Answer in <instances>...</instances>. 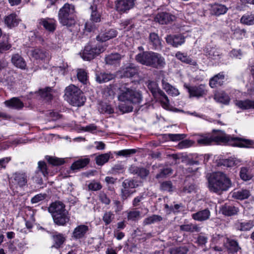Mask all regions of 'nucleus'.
Masks as SVG:
<instances>
[{
  "instance_id": "obj_1",
  "label": "nucleus",
  "mask_w": 254,
  "mask_h": 254,
  "mask_svg": "<svg viewBox=\"0 0 254 254\" xmlns=\"http://www.w3.org/2000/svg\"><path fill=\"white\" fill-rule=\"evenodd\" d=\"M217 135L210 133H196L193 135L197 143L201 145H208L213 142L226 143L229 145L239 147H251L253 144L252 140L239 137H232L222 131Z\"/></svg>"
},
{
  "instance_id": "obj_2",
  "label": "nucleus",
  "mask_w": 254,
  "mask_h": 254,
  "mask_svg": "<svg viewBox=\"0 0 254 254\" xmlns=\"http://www.w3.org/2000/svg\"><path fill=\"white\" fill-rule=\"evenodd\" d=\"M208 182L209 190L217 194L227 190L232 186L230 179L221 172L212 173L208 179Z\"/></svg>"
},
{
  "instance_id": "obj_3",
  "label": "nucleus",
  "mask_w": 254,
  "mask_h": 254,
  "mask_svg": "<svg viewBox=\"0 0 254 254\" xmlns=\"http://www.w3.org/2000/svg\"><path fill=\"white\" fill-rule=\"evenodd\" d=\"M54 223L58 226H65L70 220L68 211L65 209L64 204L60 201L52 203L48 207Z\"/></svg>"
},
{
  "instance_id": "obj_4",
  "label": "nucleus",
  "mask_w": 254,
  "mask_h": 254,
  "mask_svg": "<svg viewBox=\"0 0 254 254\" xmlns=\"http://www.w3.org/2000/svg\"><path fill=\"white\" fill-rule=\"evenodd\" d=\"M135 60L142 64L155 68H162L166 65L165 58L161 54L151 51L138 54Z\"/></svg>"
},
{
  "instance_id": "obj_5",
  "label": "nucleus",
  "mask_w": 254,
  "mask_h": 254,
  "mask_svg": "<svg viewBox=\"0 0 254 254\" xmlns=\"http://www.w3.org/2000/svg\"><path fill=\"white\" fill-rule=\"evenodd\" d=\"M118 98L121 102H127L133 105L140 104L143 99L140 91L134 88L127 87L125 85L120 87Z\"/></svg>"
},
{
  "instance_id": "obj_6",
  "label": "nucleus",
  "mask_w": 254,
  "mask_h": 254,
  "mask_svg": "<svg viewBox=\"0 0 254 254\" xmlns=\"http://www.w3.org/2000/svg\"><path fill=\"white\" fill-rule=\"evenodd\" d=\"M75 11L74 6L65 3L60 9L58 13L59 22L63 25L70 27L75 23Z\"/></svg>"
},
{
  "instance_id": "obj_7",
  "label": "nucleus",
  "mask_w": 254,
  "mask_h": 254,
  "mask_svg": "<svg viewBox=\"0 0 254 254\" xmlns=\"http://www.w3.org/2000/svg\"><path fill=\"white\" fill-rule=\"evenodd\" d=\"M105 49L106 48L102 43L96 45L88 44L85 46L83 51L80 54L84 60L90 61L101 53L103 52Z\"/></svg>"
},
{
  "instance_id": "obj_8",
  "label": "nucleus",
  "mask_w": 254,
  "mask_h": 254,
  "mask_svg": "<svg viewBox=\"0 0 254 254\" xmlns=\"http://www.w3.org/2000/svg\"><path fill=\"white\" fill-rule=\"evenodd\" d=\"M184 86L187 89L190 98L195 97L199 98L203 97L206 96L208 92L207 86L204 84H200L195 86H190L185 84Z\"/></svg>"
},
{
  "instance_id": "obj_9",
  "label": "nucleus",
  "mask_w": 254,
  "mask_h": 254,
  "mask_svg": "<svg viewBox=\"0 0 254 254\" xmlns=\"http://www.w3.org/2000/svg\"><path fill=\"white\" fill-rule=\"evenodd\" d=\"M135 0H117L115 8L120 13H124L133 8Z\"/></svg>"
},
{
  "instance_id": "obj_10",
  "label": "nucleus",
  "mask_w": 254,
  "mask_h": 254,
  "mask_svg": "<svg viewBox=\"0 0 254 254\" xmlns=\"http://www.w3.org/2000/svg\"><path fill=\"white\" fill-rule=\"evenodd\" d=\"M176 19V17L167 12H159L155 17L154 20L161 24H167Z\"/></svg>"
},
{
  "instance_id": "obj_11",
  "label": "nucleus",
  "mask_w": 254,
  "mask_h": 254,
  "mask_svg": "<svg viewBox=\"0 0 254 254\" xmlns=\"http://www.w3.org/2000/svg\"><path fill=\"white\" fill-rule=\"evenodd\" d=\"M30 53L31 56L37 60L45 61L49 59V53L43 48H36Z\"/></svg>"
},
{
  "instance_id": "obj_12",
  "label": "nucleus",
  "mask_w": 254,
  "mask_h": 254,
  "mask_svg": "<svg viewBox=\"0 0 254 254\" xmlns=\"http://www.w3.org/2000/svg\"><path fill=\"white\" fill-rule=\"evenodd\" d=\"M39 24L50 32H54L57 26L56 20L53 18H41L39 20Z\"/></svg>"
},
{
  "instance_id": "obj_13",
  "label": "nucleus",
  "mask_w": 254,
  "mask_h": 254,
  "mask_svg": "<svg viewBox=\"0 0 254 254\" xmlns=\"http://www.w3.org/2000/svg\"><path fill=\"white\" fill-rule=\"evenodd\" d=\"M166 42L172 45L173 47H177L182 45L185 42V37L182 35L172 36L168 35L166 37Z\"/></svg>"
},
{
  "instance_id": "obj_14",
  "label": "nucleus",
  "mask_w": 254,
  "mask_h": 254,
  "mask_svg": "<svg viewBox=\"0 0 254 254\" xmlns=\"http://www.w3.org/2000/svg\"><path fill=\"white\" fill-rule=\"evenodd\" d=\"M12 178L15 183L20 187H23L27 185L28 176L25 173H15L12 175Z\"/></svg>"
},
{
  "instance_id": "obj_15",
  "label": "nucleus",
  "mask_w": 254,
  "mask_h": 254,
  "mask_svg": "<svg viewBox=\"0 0 254 254\" xmlns=\"http://www.w3.org/2000/svg\"><path fill=\"white\" fill-rule=\"evenodd\" d=\"M117 34L118 32L115 29H110L104 32L101 33L97 36L96 39L99 41L105 42L116 37Z\"/></svg>"
},
{
  "instance_id": "obj_16",
  "label": "nucleus",
  "mask_w": 254,
  "mask_h": 254,
  "mask_svg": "<svg viewBox=\"0 0 254 254\" xmlns=\"http://www.w3.org/2000/svg\"><path fill=\"white\" fill-rule=\"evenodd\" d=\"M72 97L73 99L70 97L66 98V99L67 101L73 106L80 107L82 106L86 100L81 91V93L77 95L76 94Z\"/></svg>"
},
{
  "instance_id": "obj_17",
  "label": "nucleus",
  "mask_w": 254,
  "mask_h": 254,
  "mask_svg": "<svg viewBox=\"0 0 254 254\" xmlns=\"http://www.w3.org/2000/svg\"><path fill=\"white\" fill-rule=\"evenodd\" d=\"M89 230L88 226L85 225H80L76 227L72 233V237L75 239H81L84 237Z\"/></svg>"
},
{
  "instance_id": "obj_18",
  "label": "nucleus",
  "mask_w": 254,
  "mask_h": 254,
  "mask_svg": "<svg viewBox=\"0 0 254 254\" xmlns=\"http://www.w3.org/2000/svg\"><path fill=\"white\" fill-rule=\"evenodd\" d=\"M225 75L223 72H220L210 79L209 86L211 88H216L223 85L224 82Z\"/></svg>"
},
{
  "instance_id": "obj_19",
  "label": "nucleus",
  "mask_w": 254,
  "mask_h": 254,
  "mask_svg": "<svg viewBox=\"0 0 254 254\" xmlns=\"http://www.w3.org/2000/svg\"><path fill=\"white\" fill-rule=\"evenodd\" d=\"M4 23L9 28H11L18 25L20 20L15 13H11L4 18Z\"/></svg>"
},
{
  "instance_id": "obj_20",
  "label": "nucleus",
  "mask_w": 254,
  "mask_h": 254,
  "mask_svg": "<svg viewBox=\"0 0 254 254\" xmlns=\"http://www.w3.org/2000/svg\"><path fill=\"white\" fill-rule=\"evenodd\" d=\"M239 208L232 205L225 204L220 208V212L224 215L231 216L236 215L239 212Z\"/></svg>"
},
{
  "instance_id": "obj_21",
  "label": "nucleus",
  "mask_w": 254,
  "mask_h": 254,
  "mask_svg": "<svg viewBox=\"0 0 254 254\" xmlns=\"http://www.w3.org/2000/svg\"><path fill=\"white\" fill-rule=\"evenodd\" d=\"M129 171L132 174H137L141 179H145L149 174V170L133 165L129 167Z\"/></svg>"
},
{
  "instance_id": "obj_22",
  "label": "nucleus",
  "mask_w": 254,
  "mask_h": 254,
  "mask_svg": "<svg viewBox=\"0 0 254 254\" xmlns=\"http://www.w3.org/2000/svg\"><path fill=\"white\" fill-rule=\"evenodd\" d=\"M4 104L7 107L18 110L22 109L24 106L23 102L17 97H13L5 101Z\"/></svg>"
},
{
  "instance_id": "obj_23",
  "label": "nucleus",
  "mask_w": 254,
  "mask_h": 254,
  "mask_svg": "<svg viewBox=\"0 0 254 254\" xmlns=\"http://www.w3.org/2000/svg\"><path fill=\"white\" fill-rule=\"evenodd\" d=\"M210 216V212L207 209H205L199 211L196 213L192 214V218L198 221H203L208 219Z\"/></svg>"
},
{
  "instance_id": "obj_24",
  "label": "nucleus",
  "mask_w": 254,
  "mask_h": 254,
  "mask_svg": "<svg viewBox=\"0 0 254 254\" xmlns=\"http://www.w3.org/2000/svg\"><path fill=\"white\" fill-rule=\"evenodd\" d=\"M228 10L227 7L221 4L214 3L211 6V13L215 15L219 16L226 13Z\"/></svg>"
},
{
  "instance_id": "obj_25",
  "label": "nucleus",
  "mask_w": 254,
  "mask_h": 254,
  "mask_svg": "<svg viewBox=\"0 0 254 254\" xmlns=\"http://www.w3.org/2000/svg\"><path fill=\"white\" fill-rule=\"evenodd\" d=\"M214 99L217 102L224 104H229L230 98L229 95L223 91H217L214 95Z\"/></svg>"
},
{
  "instance_id": "obj_26",
  "label": "nucleus",
  "mask_w": 254,
  "mask_h": 254,
  "mask_svg": "<svg viewBox=\"0 0 254 254\" xmlns=\"http://www.w3.org/2000/svg\"><path fill=\"white\" fill-rule=\"evenodd\" d=\"M11 62L16 67L25 69L26 66V64L23 58L19 54H15L12 56Z\"/></svg>"
},
{
  "instance_id": "obj_27",
  "label": "nucleus",
  "mask_w": 254,
  "mask_h": 254,
  "mask_svg": "<svg viewBox=\"0 0 254 254\" xmlns=\"http://www.w3.org/2000/svg\"><path fill=\"white\" fill-rule=\"evenodd\" d=\"M176 57L178 60L186 64H189L194 66L197 65V62L188 56L186 54L182 53L181 52H178L176 54Z\"/></svg>"
},
{
  "instance_id": "obj_28",
  "label": "nucleus",
  "mask_w": 254,
  "mask_h": 254,
  "mask_svg": "<svg viewBox=\"0 0 254 254\" xmlns=\"http://www.w3.org/2000/svg\"><path fill=\"white\" fill-rule=\"evenodd\" d=\"M150 43L153 46V49L155 50H161L162 45L161 41L158 35L155 33H151L149 35Z\"/></svg>"
},
{
  "instance_id": "obj_29",
  "label": "nucleus",
  "mask_w": 254,
  "mask_h": 254,
  "mask_svg": "<svg viewBox=\"0 0 254 254\" xmlns=\"http://www.w3.org/2000/svg\"><path fill=\"white\" fill-rule=\"evenodd\" d=\"M146 86L148 89L152 93L155 97H157L160 95V91H162L158 87V85L156 82L154 81L148 80L146 83Z\"/></svg>"
},
{
  "instance_id": "obj_30",
  "label": "nucleus",
  "mask_w": 254,
  "mask_h": 254,
  "mask_svg": "<svg viewBox=\"0 0 254 254\" xmlns=\"http://www.w3.org/2000/svg\"><path fill=\"white\" fill-rule=\"evenodd\" d=\"M91 10L90 19L94 22H99L101 21V14L98 10L97 6L93 3L90 7Z\"/></svg>"
},
{
  "instance_id": "obj_31",
  "label": "nucleus",
  "mask_w": 254,
  "mask_h": 254,
  "mask_svg": "<svg viewBox=\"0 0 254 254\" xmlns=\"http://www.w3.org/2000/svg\"><path fill=\"white\" fill-rule=\"evenodd\" d=\"M114 77V74L105 72H100L96 74V81L100 83L107 82Z\"/></svg>"
},
{
  "instance_id": "obj_32",
  "label": "nucleus",
  "mask_w": 254,
  "mask_h": 254,
  "mask_svg": "<svg viewBox=\"0 0 254 254\" xmlns=\"http://www.w3.org/2000/svg\"><path fill=\"white\" fill-rule=\"evenodd\" d=\"M162 87L169 95L173 96H176L179 94L178 90L173 87L168 82H166L164 79L162 80Z\"/></svg>"
},
{
  "instance_id": "obj_33",
  "label": "nucleus",
  "mask_w": 254,
  "mask_h": 254,
  "mask_svg": "<svg viewBox=\"0 0 254 254\" xmlns=\"http://www.w3.org/2000/svg\"><path fill=\"white\" fill-rule=\"evenodd\" d=\"M90 162L89 158L79 159L72 163L70 168L72 170H78L85 167Z\"/></svg>"
},
{
  "instance_id": "obj_34",
  "label": "nucleus",
  "mask_w": 254,
  "mask_h": 254,
  "mask_svg": "<svg viewBox=\"0 0 254 254\" xmlns=\"http://www.w3.org/2000/svg\"><path fill=\"white\" fill-rule=\"evenodd\" d=\"M250 195V192L248 190H241L233 192L232 197L234 198L243 200L248 198Z\"/></svg>"
},
{
  "instance_id": "obj_35",
  "label": "nucleus",
  "mask_w": 254,
  "mask_h": 254,
  "mask_svg": "<svg viewBox=\"0 0 254 254\" xmlns=\"http://www.w3.org/2000/svg\"><path fill=\"white\" fill-rule=\"evenodd\" d=\"M80 93H81V90L73 84L69 85L65 90L66 98L70 97L71 99H73L72 96L76 94L77 95Z\"/></svg>"
},
{
  "instance_id": "obj_36",
  "label": "nucleus",
  "mask_w": 254,
  "mask_h": 254,
  "mask_svg": "<svg viewBox=\"0 0 254 254\" xmlns=\"http://www.w3.org/2000/svg\"><path fill=\"white\" fill-rule=\"evenodd\" d=\"M235 103L238 107L243 110L248 109L254 106V102L249 100L244 101L236 100Z\"/></svg>"
},
{
  "instance_id": "obj_37",
  "label": "nucleus",
  "mask_w": 254,
  "mask_h": 254,
  "mask_svg": "<svg viewBox=\"0 0 254 254\" xmlns=\"http://www.w3.org/2000/svg\"><path fill=\"white\" fill-rule=\"evenodd\" d=\"M227 247L231 253H237L240 249L238 242L234 240L227 239L226 241Z\"/></svg>"
},
{
  "instance_id": "obj_38",
  "label": "nucleus",
  "mask_w": 254,
  "mask_h": 254,
  "mask_svg": "<svg viewBox=\"0 0 254 254\" xmlns=\"http://www.w3.org/2000/svg\"><path fill=\"white\" fill-rule=\"evenodd\" d=\"M253 227V224L252 222H237L235 223V228L237 230L240 231H248Z\"/></svg>"
},
{
  "instance_id": "obj_39",
  "label": "nucleus",
  "mask_w": 254,
  "mask_h": 254,
  "mask_svg": "<svg viewBox=\"0 0 254 254\" xmlns=\"http://www.w3.org/2000/svg\"><path fill=\"white\" fill-rule=\"evenodd\" d=\"M53 240L54 241V245L52 247L59 249L64 244L65 239L62 234L58 233L53 236Z\"/></svg>"
},
{
  "instance_id": "obj_40",
  "label": "nucleus",
  "mask_w": 254,
  "mask_h": 254,
  "mask_svg": "<svg viewBox=\"0 0 254 254\" xmlns=\"http://www.w3.org/2000/svg\"><path fill=\"white\" fill-rule=\"evenodd\" d=\"M180 230L183 231H186L188 232H198L200 230V228L197 226V225L190 224H185L180 226Z\"/></svg>"
},
{
  "instance_id": "obj_41",
  "label": "nucleus",
  "mask_w": 254,
  "mask_h": 254,
  "mask_svg": "<svg viewBox=\"0 0 254 254\" xmlns=\"http://www.w3.org/2000/svg\"><path fill=\"white\" fill-rule=\"evenodd\" d=\"M121 59V56L118 53H114L107 56L105 58V61L107 64H114L118 63Z\"/></svg>"
},
{
  "instance_id": "obj_42",
  "label": "nucleus",
  "mask_w": 254,
  "mask_h": 254,
  "mask_svg": "<svg viewBox=\"0 0 254 254\" xmlns=\"http://www.w3.org/2000/svg\"><path fill=\"white\" fill-rule=\"evenodd\" d=\"M158 97L160 100L162 107L165 109L170 110V106L169 101L165 93L163 91H160V95Z\"/></svg>"
},
{
  "instance_id": "obj_43",
  "label": "nucleus",
  "mask_w": 254,
  "mask_h": 254,
  "mask_svg": "<svg viewBox=\"0 0 254 254\" xmlns=\"http://www.w3.org/2000/svg\"><path fill=\"white\" fill-rule=\"evenodd\" d=\"M162 220V217L158 215H152L144 219L143 224L144 225H150Z\"/></svg>"
},
{
  "instance_id": "obj_44",
  "label": "nucleus",
  "mask_w": 254,
  "mask_h": 254,
  "mask_svg": "<svg viewBox=\"0 0 254 254\" xmlns=\"http://www.w3.org/2000/svg\"><path fill=\"white\" fill-rule=\"evenodd\" d=\"M240 21L246 25H253L254 23V15L252 13H246L241 17Z\"/></svg>"
},
{
  "instance_id": "obj_45",
  "label": "nucleus",
  "mask_w": 254,
  "mask_h": 254,
  "mask_svg": "<svg viewBox=\"0 0 254 254\" xmlns=\"http://www.w3.org/2000/svg\"><path fill=\"white\" fill-rule=\"evenodd\" d=\"M111 156L110 153H107L98 155L96 157V163L98 165H103L107 162Z\"/></svg>"
},
{
  "instance_id": "obj_46",
  "label": "nucleus",
  "mask_w": 254,
  "mask_h": 254,
  "mask_svg": "<svg viewBox=\"0 0 254 254\" xmlns=\"http://www.w3.org/2000/svg\"><path fill=\"white\" fill-rule=\"evenodd\" d=\"M140 217V212L137 210L130 211L127 212V218L128 220L135 221Z\"/></svg>"
},
{
  "instance_id": "obj_47",
  "label": "nucleus",
  "mask_w": 254,
  "mask_h": 254,
  "mask_svg": "<svg viewBox=\"0 0 254 254\" xmlns=\"http://www.w3.org/2000/svg\"><path fill=\"white\" fill-rule=\"evenodd\" d=\"M46 158L50 164L54 166L61 165L64 162L63 159H60L55 157L47 156Z\"/></svg>"
},
{
  "instance_id": "obj_48",
  "label": "nucleus",
  "mask_w": 254,
  "mask_h": 254,
  "mask_svg": "<svg viewBox=\"0 0 254 254\" xmlns=\"http://www.w3.org/2000/svg\"><path fill=\"white\" fill-rule=\"evenodd\" d=\"M51 90V88L47 87L45 89L39 90V93L41 97L49 100L52 99Z\"/></svg>"
},
{
  "instance_id": "obj_49",
  "label": "nucleus",
  "mask_w": 254,
  "mask_h": 254,
  "mask_svg": "<svg viewBox=\"0 0 254 254\" xmlns=\"http://www.w3.org/2000/svg\"><path fill=\"white\" fill-rule=\"evenodd\" d=\"M240 177L244 181H248L252 178V175L250 173L249 170L247 167H243L241 168L240 173Z\"/></svg>"
},
{
  "instance_id": "obj_50",
  "label": "nucleus",
  "mask_w": 254,
  "mask_h": 254,
  "mask_svg": "<svg viewBox=\"0 0 254 254\" xmlns=\"http://www.w3.org/2000/svg\"><path fill=\"white\" fill-rule=\"evenodd\" d=\"M137 73V69L134 67H127L124 71V76L126 77H132Z\"/></svg>"
},
{
  "instance_id": "obj_51",
  "label": "nucleus",
  "mask_w": 254,
  "mask_h": 254,
  "mask_svg": "<svg viewBox=\"0 0 254 254\" xmlns=\"http://www.w3.org/2000/svg\"><path fill=\"white\" fill-rule=\"evenodd\" d=\"M77 76L78 80L82 83L86 84L87 81V72L83 69H79L77 70Z\"/></svg>"
},
{
  "instance_id": "obj_52",
  "label": "nucleus",
  "mask_w": 254,
  "mask_h": 254,
  "mask_svg": "<svg viewBox=\"0 0 254 254\" xmlns=\"http://www.w3.org/2000/svg\"><path fill=\"white\" fill-rule=\"evenodd\" d=\"M138 186L137 182L133 180H126L123 184L122 186L124 188H135Z\"/></svg>"
},
{
  "instance_id": "obj_53",
  "label": "nucleus",
  "mask_w": 254,
  "mask_h": 254,
  "mask_svg": "<svg viewBox=\"0 0 254 254\" xmlns=\"http://www.w3.org/2000/svg\"><path fill=\"white\" fill-rule=\"evenodd\" d=\"M38 170L39 173H41L43 176L46 177L48 174L47 167L46 164L44 161H39L38 162Z\"/></svg>"
},
{
  "instance_id": "obj_54",
  "label": "nucleus",
  "mask_w": 254,
  "mask_h": 254,
  "mask_svg": "<svg viewBox=\"0 0 254 254\" xmlns=\"http://www.w3.org/2000/svg\"><path fill=\"white\" fill-rule=\"evenodd\" d=\"M136 152L135 149H124L118 151L116 153L117 155L122 156L124 157H128L130 155L135 153Z\"/></svg>"
},
{
  "instance_id": "obj_55",
  "label": "nucleus",
  "mask_w": 254,
  "mask_h": 254,
  "mask_svg": "<svg viewBox=\"0 0 254 254\" xmlns=\"http://www.w3.org/2000/svg\"><path fill=\"white\" fill-rule=\"evenodd\" d=\"M114 218V214L111 211H108L104 213L103 216V220L105 222V224L107 225L111 223Z\"/></svg>"
},
{
  "instance_id": "obj_56",
  "label": "nucleus",
  "mask_w": 254,
  "mask_h": 254,
  "mask_svg": "<svg viewBox=\"0 0 254 254\" xmlns=\"http://www.w3.org/2000/svg\"><path fill=\"white\" fill-rule=\"evenodd\" d=\"M161 189L164 191H172L173 186L171 181H165L161 183Z\"/></svg>"
},
{
  "instance_id": "obj_57",
  "label": "nucleus",
  "mask_w": 254,
  "mask_h": 254,
  "mask_svg": "<svg viewBox=\"0 0 254 254\" xmlns=\"http://www.w3.org/2000/svg\"><path fill=\"white\" fill-rule=\"evenodd\" d=\"M121 29L125 30V31H129L132 27L133 24L130 20H126L122 22L121 24Z\"/></svg>"
},
{
  "instance_id": "obj_58",
  "label": "nucleus",
  "mask_w": 254,
  "mask_h": 254,
  "mask_svg": "<svg viewBox=\"0 0 254 254\" xmlns=\"http://www.w3.org/2000/svg\"><path fill=\"white\" fill-rule=\"evenodd\" d=\"M188 250L186 247H176L171 250V254H186Z\"/></svg>"
},
{
  "instance_id": "obj_59",
  "label": "nucleus",
  "mask_w": 254,
  "mask_h": 254,
  "mask_svg": "<svg viewBox=\"0 0 254 254\" xmlns=\"http://www.w3.org/2000/svg\"><path fill=\"white\" fill-rule=\"evenodd\" d=\"M99 198L100 201L106 205H109L111 202L110 199L104 192H100L99 194Z\"/></svg>"
},
{
  "instance_id": "obj_60",
  "label": "nucleus",
  "mask_w": 254,
  "mask_h": 254,
  "mask_svg": "<svg viewBox=\"0 0 254 254\" xmlns=\"http://www.w3.org/2000/svg\"><path fill=\"white\" fill-rule=\"evenodd\" d=\"M209 58L212 60H218L219 59V52L215 48H211L207 53Z\"/></svg>"
},
{
  "instance_id": "obj_61",
  "label": "nucleus",
  "mask_w": 254,
  "mask_h": 254,
  "mask_svg": "<svg viewBox=\"0 0 254 254\" xmlns=\"http://www.w3.org/2000/svg\"><path fill=\"white\" fill-rule=\"evenodd\" d=\"M88 188L90 190L96 191L102 188V185L100 183L93 181L88 185Z\"/></svg>"
},
{
  "instance_id": "obj_62",
  "label": "nucleus",
  "mask_w": 254,
  "mask_h": 254,
  "mask_svg": "<svg viewBox=\"0 0 254 254\" xmlns=\"http://www.w3.org/2000/svg\"><path fill=\"white\" fill-rule=\"evenodd\" d=\"M46 196L47 195L45 193L38 194L31 198V202L32 203H38L40 201L44 200L46 198Z\"/></svg>"
},
{
  "instance_id": "obj_63",
  "label": "nucleus",
  "mask_w": 254,
  "mask_h": 254,
  "mask_svg": "<svg viewBox=\"0 0 254 254\" xmlns=\"http://www.w3.org/2000/svg\"><path fill=\"white\" fill-rule=\"evenodd\" d=\"M172 173V170L171 168H165L163 169L160 173L156 175V178L157 179L164 178L166 177L167 175L171 174Z\"/></svg>"
},
{
  "instance_id": "obj_64",
  "label": "nucleus",
  "mask_w": 254,
  "mask_h": 254,
  "mask_svg": "<svg viewBox=\"0 0 254 254\" xmlns=\"http://www.w3.org/2000/svg\"><path fill=\"white\" fill-rule=\"evenodd\" d=\"M119 109L123 113H128L132 111L133 107L131 105H126L121 103L119 105Z\"/></svg>"
}]
</instances>
